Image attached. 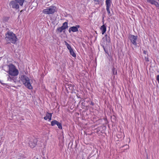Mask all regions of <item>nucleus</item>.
I'll use <instances>...</instances> for the list:
<instances>
[{"label": "nucleus", "mask_w": 159, "mask_h": 159, "mask_svg": "<svg viewBox=\"0 0 159 159\" xmlns=\"http://www.w3.org/2000/svg\"><path fill=\"white\" fill-rule=\"evenodd\" d=\"M5 39L8 43L15 44L17 40V38L16 34L12 32L7 31L5 34Z\"/></svg>", "instance_id": "nucleus-1"}, {"label": "nucleus", "mask_w": 159, "mask_h": 159, "mask_svg": "<svg viewBox=\"0 0 159 159\" xmlns=\"http://www.w3.org/2000/svg\"><path fill=\"white\" fill-rule=\"evenodd\" d=\"M19 78L20 80L21 81L26 87L30 89H33V87L30 82V80L26 75H22Z\"/></svg>", "instance_id": "nucleus-2"}, {"label": "nucleus", "mask_w": 159, "mask_h": 159, "mask_svg": "<svg viewBox=\"0 0 159 159\" xmlns=\"http://www.w3.org/2000/svg\"><path fill=\"white\" fill-rule=\"evenodd\" d=\"M9 70L8 73L11 76H16L19 74L18 70L13 64H11L8 65Z\"/></svg>", "instance_id": "nucleus-3"}, {"label": "nucleus", "mask_w": 159, "mask_h": 159, "mask_svg": "<svg viewBox=\"0 0 159 159\" xmlns=\"http://www.w3.org/2000/svg\"><path fill=\"white\" fill-rule=\"evenodd\" d=\"M56 7L53 6H51L47 7L43 10V13L45 14H53L56 11Z\"/></svg>", "instance_id": "nucleus-4"}, {"label": "nucleus", "mask_w": 159, "mask_h": 159, "mask_svg": "<svg viewBox=\"0 0 159 159\" xmlns=\"http://www.w3.org/2000/svg\"><path fill=\"white\" fill-rule=\"evenodd\" d=\"M131 43L135 47L138 46V43H137L138 36L132 34H130L128 36Z\"/></svg>", "instance_id": "nucleus-5"}, {"label": "nucleus", "mask_w": 159, "mask_h": 159, "mask_svg": "<svg viewBox=\"0 0 159 159\" xmlns=\"http://www.w3.org/2000/svg\"><path fill=\"white\" fill-rule=\"evenodd\" d=\"M111 42V39L110 37H108V39L103 38L102 41L101 43V46L102 48L106 47Z\"/></svg>", "instance_id": "nucleus-6"}, {"label": "nucleus", "mask_w": 159, "mask_h": 159, "mask_svg": "<svg viewBox=\"0 0 159 159\" xmlns=\"http://www.w3.org/2000/svg\"><path fill=\"white\" fill-rule=\"evenodd\" d=\"M68 28V23L65 22L63 23L61 27L58 28L57 30L60 33L63 30H65Z\"/></svg>", "instance_id": "nucleus-7"}, {"label": "nucleus", "mask_w": 159, "mask_h": 159, "mask_svg": "<svg viewBox=\"0 0 159 159\" xmlns=\"http://www.w3.org/2000/svg\"><path fill=\"white\" fill-rule=\"evenodd\" d=\"M111 0H106V10L108 14H110L111 12L110 9L111 6Z\"/></svg>", "instance_id": "nucleus-8"}, {"label": "nucleus", "mask_w": 159, "mask_h": 159, "mask_svg": "<svg viewBox=\"0 0 159 159\" xmlns=\"http://www.w3.org/2000/svg\"><path fill=\"white\" fill-rule=\"evenodd\" d=\"M37 140L36 139H31L29 142L30 147L31 148H33L37 145Z\"/></svg>", "instance_id": "nucleus-9"}, {"label": "nucleus", "mask_w": 159, "mask_h": 159, "mask_svg": "<svg viewBox=\"0 0 159 159\" xmlns=\"http://www.w3.org/2000/svg\"><path fill=\"white\" fill-rule=\"evenodd\" d=\"M10 6H12L13 8L18 9L19 8V4L15 1H11L9 4Z\"/></svg>", "instance_id": "nucleus-10"}, {"label": "nucleus", "mask_w": 159, "mask_h": 159, "mask_svg": "<svg viewBox=\"0 0 159 159\" xmlns=\"http://www.w3.org/2000/svg\"><path fill=\"white\" fill-rule=\"evenodd\" d=\"M80 27L79 25H76L75 26H73L70 27L69 29V32L70 33L71 31L73 32H77L78 31V29Z\"/></svg>", "instance_id": "nucleus-11"}, {"label": "nucleus", "mask_w": 159, "mask_h": 159, "mask_svg": "<svg viewBox=\"0 0 159 159\" xmlns=\"http://www.w3.org/2000/svg\"><path fill=\"white\" fill-rule=\"evenodd\" d=\"M52 116V113H49L48 112H47L46 114V116L44 117V120H46L48 119L49 121H50L51 120Z\"/></svg>", "instance_id": "nucleus-12"}, {"label": "nucleus", "mask_w": 159, "mask_h": 159, "mask_svg": "<svg viewBox=\"0 0 159 159\" xmlns=\"http://www.w3.org/2000/svg\"><path fill=\"white\" fill-rule=\"evenodd\" d=\"M100 29L102 31V34H104L106 31L107 29L106 26L103 25L101 26Z\"/></svg>", "instance_id": "nucleus-13"}, {"label": "nucleus", "mask_w": 159, "mask_h": 159, "mask_svg": "<svg viewBox=\"0 0 159 159\" xmlns=\"http://www.w3.org/2000/svg\"><path fill=\"white\" fill-rule=\"evenodd\" d=\"M95 4H101L103 2V0H93Z\"/></svg>", "instance_id": "nucleus-14"}, {"label": "nucleus", "mask_w": 159, "mask_h": 159, "mask_svg": "<svg viewBox=\"0 0 159 159\" xmlns=\"http://www.w3.org/2000/svg\"><path fill=\"white\" fill-rule=\"evenodd\" d=\"M70 53L73 57H76V54L74 52L73 49H72L69 51Z\"/></svg>", "instance_id": "nucleus-15"}, {"label": "nucleus", "mask_w": 159, "mask_h": 159, "mask_svg": "<svg viewBox=\"0 0 159 159\" xmlns=\"http://www.w3.org/2000/svg\"><path fill=\"white\" fill-rule=\"evenodd\" d=\"M64 43H65V44L66 46L67 49L69 50V51L72 49L71 47V46H70V45L68 44L66 41H65Z\"/></svg>", "instance_id": "nucleus-16"}, {"label": "nucleus", "mask_w": 159, "mask_h": 159, "mask_svg": "<svg viewBox=\"0 0 159 159\" xmlns=\"http://www.w3.org/2000/svg\"><path fill=\"white\" fill-rule=\"evenodd\" d=\"M9 18L10 17L9 16H4L3 18V21L5 22H7L9 19Z\"/></svg>", "instance_id": "nucleus-17"}, {"label": "nucleus", "mask_w": 159, "mask_h": 159, "mask_svg": "<svg viewBox=\"0 0 159 159\" xmlns=\"http://www.w3.org/2000/svg\"><path fill=\"white\" fill-rule=\"evenodd\" d=\"M58 121L56 120H54L53 121H52L51 122V125L52 126H53L55 125H56L57 124L58 122Z\"/></svg>", "instance_id": "nucleus-18"}, {"label": "nucleus", "mask_w": 159, "mask_h": 159, "mask_svg": "<svg viewBox=\"0 0 159 159\" xmlns=\"http://www.w3.org/2000/svg\"><path fill=\"white\" fill-rule=\"evenodd\" d=\"M112 71L113 75H116L117 74V71L113 67L112 69Z\"/></svg>", "instance_id": "nucleus-19"}, {"label": "nucleus", "mask_w": 159, "mask_h": 159, "mask_svg": "<svg viewBox=\"0 0 159 159\" xmlns=\"http://www.w3.org/2000/svg\"><path fill=\"white\" fill-rule=\"evenodd\" d=\"M57 126L58 128L60 129H62V126L61 124V123L58 122L57 124Z\"/></svg>", "instance_id": "nucleus-20"}, {"label": "nucleus", "mask_w": 159, "mask_h": 159, "mask_svg": "<svg viewBox=\"0 0 159 159\" xmlns=\"http://www.w3.org/2000/svg\"><path fill=\"white\" fill-rule=\"evenodd\" d=\"M98 157L96 155H94L89 157V159H98Z\"/></svg>", "instance_id": "nucleus-21"}, {"label": "nucleus", "mask_w": 159, "mask_h": 159, "mask_svg": "<svg viewBox=\"0 0 159 159\" xmlns=\"http://www.w3.org/2000/svg\"><path fill=\"white\" fill-rule=\"evenodd\" d=\"M147 1L148 2L150 3L151 4L153 5L156 1L154 0H147Z\"/></svg>", "instance_id": "nucleus-22"}, {"label": "nucleus", "mask_w": 159, "mask_h": 159, "mask_svg": "<svg viewBox=\"0 0 159 159\" xmlns=\"http://www.w3.org/2000/svg\"><path fill=\"white\" fill-rule=\"evenodd\" d=\"M153 5H155L156 7H158L159 9V4L157 1H155V2H154V4Z\"/></svg>", "instance_id": "nucleus-23"}, {"label": "nucleus", "mask_w": 159, "mask_h": 159, "mask_svg": "<svg viewBox=\"0 0 159 159\" xmlns=\"http://www.w3.org/2000/svg\"><path fill=\"white\" fill-rule=\"evenodd\" d=\"M104 50V51L106 53H107V54L109 55V53L108 52V51L106 49L105 47H104V48H102Z\"/></svg>", "instance_id": "nucleus-24"}, {"label": "nucleus", "mask_w": 159, "mask_h": 159, "mask_svg": "<svg viewBox=\"0 0 159 159\" xmlns=\"http://www.w3.org/2000/svg\"><path fill=\"white\" fill-rule=\"evenodd\" d=\"M145 61L147 62H148L149 61L148 58V57H145Z\"/></svg>", "instance_id": "nucleus-25"}, {"label": "nucleus", "mask_w": 159, "mask_h": 159, "mask_svg": "<svg viewBox=\"0 0 159 159\" xmlns=\"http://www.w3.org/2000/svg\"><path fill=\"white\" fill-rule=\"evenodd\" d=\"M108 37H110L108 36L107 35V34H106L105 35V37H104L103 38H104V39H108Z\"/></svg>", "instance_id": "nucleus-26"}, {"label": "nucleus", "mask_w": 159, "mask_h": 159, "mask_svg": "<svg viewBox=\"0 0 159 159\" xmlns=\"http://www.w3.org/2000/svg\"><path fill=\"white\" fill-rule=\"evenodd\" d=\"M157 80L159 83V75H158L157 77Z\"/></svg>", "instance_id": "nucleus-27"}, {"label": "nucleus", "mask_w": 159, "mask_h": 159, "mask_svg": "<svg viewBox=\"0 0 159 159\" xmlns=\"http://www.w3.org/2000/svg\"><path fill=\"white\" fill-rule=\"evenodd\" d=\"M145 52V51L143 52L144 53H145V52Z\"/></svg>", "instance_id": "nucleus-28"}, {"label": "nucleus", "mask_w": 159, "mask_h": 159, "mask_svg": "<svg viewBox=\"0 0 159 159\" xmlns=\"http://www.w3.org/2000/svg\"><path fill=\"white\" fill-rule=\"evenodd\" d=\"M145 52V51L143 52L144 53H145V52Z\"/></svg>", "instance_id": "nucleus-29"}, {"label": "nucleus", "mask_w": 159, "mask_h": 159, "mask_svg": "<svg viewBox=\"0 0 159 159\" xmlns=\"http://www.w3.org/2000/svg\"><path fill=\"white\" fill-rule=\"evenodd\" d=\"M36 159H38V158H37Z\"/></svg>", "instance_id": "nucleus-30"}]
</instances>
